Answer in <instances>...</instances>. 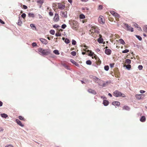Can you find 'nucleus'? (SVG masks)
I'll use <instances>...</instances> for the list:
<instances>
[{
	"mask_svg": "<svg viewBox=\"0 0 147 147\" xmlns=\"http://www.w3.org/2000/svg\"><path fill=\"white\" fill-rule=\"evenodd\" d=\"M69 23L72 29L75 30H78L79 28V24L77 21L71 20L69 21Z\"/></svg>",
	"mask_w": 147,
	"mask_h": 147,
	"instance_id": "f257e3e1",
	"label": "nucleus"
},
{
	"mask_svg": "<svg viewBox=\"0 0 147 147\" xmlns=\"http://www.w3.org/2000/svg\"><path fill=\"white\" fill-rule=\"evenodd\" d=\"M89 33L90 35L94 38H96L99 33L98 29L94 27H92Z\"/></svg>",
	"mask_w": 147,
	"mask_h": 147,
	"instance_id": "f03ea898",
	"label": "nucleus"
},
{
	"mask_svg": "<svg viewBox=\"0 0 147 147\" xmlns=\"http://www.w3.org/2000/svg\"><path fill=\"white\" fill-rule=\"evenodd\" d=\"M38 51L40 54L43 55H48L50 53V50L47 49H43L39 48L38 49Z\"/></svg>",
	"mask_w": 147,
	"mask_h": 147,
	"instance_id": "7ed1b4c3",
	"label": "nucleus"
},
{
	"mask_svg": "<svg viewBox=\"0 0 147 147\" xmlns=\"http://www.w3.org/2000/svg\"><path fill=\"white\" fill-rule=\"evenodd\" d=\"M88 52H89L88 55L91 56L92 59L95 58L96 60V61H98L97 62V64L99 65L100 64L101 62L99 58L92 51L88 50Z\"/></svg>",
	"mask_w": 147,
	"mask_h": 147,
	"instance_id": "20e7f679",
	"label": "nucleus"
},
{
	"mask_svg": "<svg viewBox=\"0 0 147 147\" xmlns=\"http://www.w3.org/2000/svg\"><path fill=\"white\" fill-rule=\"evenodd\" d=\"M113 95L116 97H120L121 96L123 97H125L124 94L122 93L117 90H116L114 92Z\"/></svg>",
	"mask_w": 147,
	"mask_h": 147,
	"instance_id": "39448f33",
	"label": "nucleus"
},
{
	"mask_svg": "<svg viewBox=\"0 0 147 147\" xmlns=\"http://www.w3.org/2000/svg\"><path fill=\"white\" fill-rule=\"evenodd\" d=\"M92 79L95 82H96L100 85H101V84L103 82L102 80L95 76H92Z\"/></svg>",
	"mask_w": 147,
	"mask_h": 147,
	"instance_id": "423d86ee",
	"label": "nucleus"
},
{
	"mask_svg": "<svg viewBox=\"0 0 147 147\" xmlns=\"http://www.w3.org/2000/svg\"><path fill=\"white\" fill-rule=\"evenodd\" d=\"M110 12L113 16H115L116 21H118L119 20V15L118 14L113 11H111Z\"/></svg>",
	"mask_w": 147,
	"mask_h": 147,
	"instance_id": "0eeeda50",
	"label": "nucleus"
},
{
	"mask_svg": "<svg viewBox=\"0 0 147 147\" xmlns=\"http://www.w3.org/2000/svg\"><path fill=\"white\" fill-rule=\"evenodd\" d=\"M124 26L125 27L127 28V30L131 31V32H133L134 31L133 28L129 26L127 24L125 23L124 24Z\"/></svg>",
	"mask_w": 147,
	"mask_h": 147,
	"instance_id": "6e6552de",
	"label": "nucleus"
},
{
	"mask_svg": "<svg viewBox=\"0 0 147 147\" xmlns=\"http://www.w3.org/2000/svg\"><path fill=\"white\" fill-rule=\"evenodd\" d=\"M99 22L101 24H103L105 22L104 17L102 16H100L98 18Z\"/></svg>",
	"mask_w": 147,
	"mask_h": 147,
	"instance_id": "1a4fd4ad",
	"label": "nucleus"
},
{
	"mask_svg": "<svg viewBox=\"0 0 147 147\" xmlns=\"http://www.w3.org/2000/svg\"><path fill=\"white\" fill-rule=\"evenodd\" d=\"M145 96L144 94H136L135 95L136 98L138 100L143 99Z\"/></svg>",
	"mask_w": 147,
	"mask_h": 147,
	"instance_id": "9d476101",
	"label": "nucleus"
},
{
	"mask_svg": "<svg viewBox=\"0 0 147 147\" xmlns=\"http://www.w3.org/2000/svg\"><path fill=\"white\" fill-rule=\"evenodd\" d=\"M65 7V5L64 3H58V7L59 9H64Z\"/></svg>",
	"mask_w": 147,
	"mask_h": 147,
	"instance_id": "9b49d317",
	"label": "nucleus"
},
{
	"mask_svg": "<svg viewBox=\"0 0 147 147\" xmlns=\"http://www.w3.org/2000/svg\"><path fill=\"white\" fill-rule=\"evenodd\" d=\"M114 74L116 77H119L120 74L118 71V68H116L115 70L114 71Z\"/></svg>",
	"mask_w": 147,
	"mask_h": 147,
	"instance_id": "f8f14e48",
	"label": "nucleus"
},
{
	"mask_svg": "<svg viewBox=\"0 0 147 147\" xmlns=\"http://www.w3.org/2000/svg\"><path fill=\"white\" fill-rule=\"evenodd\" d=\"M60 15L63 17L66 18L67 17V11H62L61 12Z\"/></svg>",
	"mask_w": 147,
	"mask_h": 147,
	"instance_id": "ddd939ff",
	"label": "nucleus"
},
{
	"mask_svg": "<svg viewBox=\"0 0 147 147\" xmlns=\"http://www.w3.org/2000/svg\"><path fill=\"white\" fill-rule=\"evenodd\" d=\"M59 20L58 15L57 13H55L54 18V20L55 22H58Z\"/></svg>",
	"mask_w": 147,
	"mask_h": 147,
	"instance_id": "4468645a",
	"label": "nucleus"
},
{
	"mask_svg": "<svg viewBox=\"0 0 147 147\" xmlns=\"http://www.w3.org/2000/svg\"><path fill=\"white\" fill-rule=\"evenodd\" d=\"M40 41H41V42L43 43L44 44L46 45L47 44L48 42L47 40L45 39H44L43 38H40Z\"/></svg>",
	"mask_w": 147,
	"mask_h": 147,
	"instance_id": "2eb2a0df",
	"label": "nucleus"
},
{
	"mask_svg": "<svg viewBox=\"0 0 147 147\" xmlns=\"http://www.w3.org/2000/svg\"><path fill=\"white\" fill-rule=\"evenodd\" d=\"M112 104L114 106H119L120 105V103L119 102L115 101H113L112 103Z\"/></svg>",
	"mask_w": 147,
	"mask_h": 147,
	"instance_id": "dca6fc26",
	"label": "nucleus"
},
{
	"mask_svg": "<svg viewBox=\"0 0 147 147\" xmlns=\"http://www.w3.org/2000/svg\"><path fill=\"white\" fill-rule=\"evenodd\" d=\"M88 92L91 93L93 94H96V92L95 90H92L91 89H90L88 90Z\"/></svg>",
	"mask_w": 147,
	"mask_h": 147,
	"instance_id": "f3484780",
	"label": "nucleus"
},
{
	"mask_svg": "<svg viewBox=\"0 0 147 147\" xmlns=\"http://www.w3.org/2000/svg\"><path fill=\"white\" fill-rule=\"evenodd\" d=\"M99 36L100 37L98 39L97 41L99 43H102L103 42V40L101 38V35L100 34H99Z\"/></svg>",
	"mask_w": 147,
	"mask_h": 147,
	"instance_id": "a211bd4d",
	"label": "nucleus"
},
{
	"mask_svg": "<svg viewBox=\"0 0 147 147\" xmlns=\"http://www.w3.org/2000/svg\"><path fill=\"white\" fill-rule=\"evenodd\" d=\"M111 53V51L109 49H106L105 50V53L108 55H110Z\"/></svg>",
	"mask_w": 147,
	"mask_h": 147,
	"instance_id": "6ab92c4d",
	"label": "nucleus"
},
{
	"mask_svg": "<svg viewBox=\"0 0 147 147\" xmlns=\"http://www.w3.org/2000/svg\"><path fill=\"white\" fill-rule=\"evenodd\" d=\"M16 122L20 126L22 127H23L24 126V125L22 124L21 122L19 119H16Z\"/></svg>",
	"mask_w": 147,
	"mask_h": 147,
	"instance_id": "aec40b11",
	"label": "nucleus"
},
{
	"mask_svg": "<svg viewBox=\"0 0 147 147\" xmlns=\"http://www.w3.org/2000/svg\"><path fill=\"white\" fill-rule=\"evenodd\" d=\"M146 118L145 116H142L140 119V121L142 122H144L146 121Z\"/></svg>",
	"mask_w": 147,
	"mask_h": 147,
	"instance_id": "412c9836",
	"label": "nucleus"
},
{
	"mask_svg": "<svg viewBox=\"0 0 147 147\" xmlns=\"http://www.w3.org/2000/svg\"><path fill=\"white\" fill-rule=\"evenodd\" d=\"M103 103L105 106H107L109 104V102L108 101L106 100H104Z\"/></svg>",
	"mask_w": 147,
	"mask_h": 147,
	"instance_id": "4be33fe9",
	"label": "nucleus"
},
{
	"mask_svg": "<svg viewBox=\"0 0 147 147\" xmlns=\"http://www.w3.org/2000/svg\"><path fill=\"white\" fill-rule=\"evenodd\" d=\"M123 110H125L127 111H128L129 110L130 108L129 107L127 106H124L123 108Z\"/></svg>",
	"mask_w": 147,
	"mask_h": 147,
	"instance_id": "5701e85b",
	"label": "nucleus"
},
{
	"mask_svg": "<svg viewBox=\"0 0 147 147\" xmlns=\"http://www.w3.org/2000/svg\"><path fill=\"white\" fill-rule=\"evenodd\" d=\"M71 61L77 66H78L79 65L77 62L73 59H71Z\"/></svg>",
	"mask_w": 147,
	"mask_h": 147,
	"instance_id": "b1692460",
	"label": "nucleus"
},
{
	"mask_svg": "<svg viewBox=\"0 0 147 147\" xmlns=\"http://www.w3.org/2000/svg\"><path fill=\"white\" fill-rule=\"evenodd\" d=\"M1 116L2 117L5 118L8 117L7 115L5 113L1 114Z\"/></svg>",
	"mask_w": 147,
	"mask_h": 147,
	"instance_id": "393cba45",
	"label": "nucleus"
},
{
	"mask_svg": "<svg viewBox=\"0 0 147 147\" xmlns=\"http://www.w3.org/2000/svg\"><path fill=\"white\" fill-rule=\"evenodd\" d=\"M61 34L59 32H58L55 34V36H61Z\"/></svg>",
	"mask_w": 147,
	"mask_h": 147,
	"instance_id": "a878e982",
	"label": "nucleus"
},
{
	"mask_svg": "<svg viewBox=\"0 0 147 147\" xmlns=\"http://www.w3.org/2000/svg\"><path fill=\"white\" fill-rule=\"evenodd\" d=\"M119 41L123 45H125V42L122 39H120L119 40Z\"/></svg>",
	"mask_w": 147,
	"mask_h": 147,
	"instance_id": "bb28decb",
	"label": "nucleus"
},
{
	"mask_svg": "<svg viewBox=\"0 0 147 147\" xmlns=\"http://www.w3.org/2000/svg\"><path fill=\"white\" fill-rule=\"evenodd\" d=\"M53 53L57 55H59V51L57 50H55L53 51Z\"/></svg>",
	"mask_w": 147,
	"mask_h": 147,
	"instance_id": "cd10ccee",
	"label": "nucleus"
},
{
	"mask_svg": "<svg viewBox=\"0 0 147 147\" xmlns=\"http://www.w3.org/2000/svg\"><path fill=\"white\" fill-rule=\"evenodd\" d=\"M80 19H83L85 18V16L83 14H81L79 16Z\"/></svg>",
	"mask_w": 147,
	"mask_h": 147,
	"instance_id": "c85d7f7f",
	"label": "nucleus"
},
{
	"mask_svg": "<svg viewBox=\"0 0 147 147\" xmlns=\"http://www.w3.org/2000/svg\"><path fill=\"white\" fill-rule=\"evenodd\" d=\"M22 24V22L19 19L18 21V24L19 26H21Z\"/></svg>",
	"mask_w": 147,
	"mask_h": 147,
	"instance_id": "c756f323",
	"label": "nucleus"
},
{
	"mask_svg": "<svg viewBox=\"0 0 147 147\" xmlns=\"http://www.w3.org/2000/svg\"><path fill=\"white\" fill-rule=\"evenodd\" d=\"M28 16L29 17H30L34 18V14L31 13H29L28 14Z\"/></svg>",
	"mask_w": 147,
	"mask_h": 147,
	"instance_id": "7c9ffc66",
	"label": "nucleus"
},
{
	"mask_svg": "<svg viewBox=\"0 0 147 147\" xmlns=\"http://www.w3.org/2000/svg\"><path fill=\"white\" fill-rule=\"evenodd\" d=\"M131 61L129 59H127L125 60V63L127 64H129L131 63Z\"/></svg>",
	"mask_w": 147,
	"mask_h": 147,
	"instance_id": "2f4dec72",
	"label": "nucleus"
},
{
	"mask_svg": "<svg viewBox=\"0 0 147 147\" xmlns=\"http://www.w3.org/2000/svg\"><path fill=\"white\" fill-rule=\"evenodd\" d=\"M86 63L88 65H91L92 64L91 61L90 60L87 61Z\"/></svg>",
	"mask_w": 147,
	"mask_h": 147,
	"instance_id": "473e14b6",
	"label": "nucleus"
},
{
	"mask_svg": "<svg viewBox=\"0 0 147 147\" xmlns=\"http://www.w3.org/2000/svg\"><path fill=\"white\" fill-rule=\"evenodd\" d=\"M21 120L25 121V119L22 116H20L18 117Z\"/></svg>",
	"mask_w": 147,
	"mask_h": 147,
	"instance_id": "72a5a7b5",
	"label": "nucleus"
},
{
	"mask_svg": "<svg viewBox=\"0 0 147 147\" xmlns=\"http://www.w3.org/2000/svg\"><path fill=\"white\" fill-rule=\"evenodd\" d=\"M43 2V0H39L37 1V3H40V4H42Z\"/></svg>",
	"mask_w": 147,
	"mask_h": 147,
	"instance_id": "f704fd0d",
	"label": "nucleus"
},
{
	"mask_svg": "<svg viewBox=\"0 0 147 147\" xmlns=\"http://www.w3.org/2000/svg\"><path fill=\"white\" fill-rule=\"evenodd\" d=\"M52 9H50L49 14L50 16H52L53 15V13L51 12Z\"/></svg>",
	"mask_w": 147,
	"mask_h": 147,
	"instance_id": "c9c22d12",
	"label": "nucleus"
},
{
	"mask_svg": "<svg viewBox=\"0 0 147 147\" xmlns=\"http://www.w3.org/2000/svg\"><path fill=\"white\" fill-rule=\"evenodd\" d=\"M125 66L126 68L128 69H129L131 68V66L129 64L126 65Z\"/></svg>",
	"mask_w": 147,
	"mask_h": 147,
	"instance_id": "e433bc0d",
	"label": "nucleus"
},
{
	"mask_svg": "<svg viewBox=\"0 0 147 147\" xmlns=\"http://www.w3.org/2000/svg\"><path fill=\"white\" fill-rule=\"evenodd\" d=\"M65 42L67 44H68L70 42V41L69 39L67 38L65 39Z\"/></svg>",
	"mask_w": 147,
	"mask_h": 147,
	"instance_id": "4c0bfd02",
	"label": "nucleus"
},
{
	"mask_svg": "<svg viewBox=\"0 0 147 147\" xmlns=\"http://www.w3.org/2000/svg\"><path fill=\"white\" fill-rule=\"evenodd\" d=\"M76 52L74 51H72L71 53V55L73 56H76Z\"/></svg>",
	"mask_w": 147,
	"mask_h": 147,
	"instance_id": "58836bf2",
	"label": "nucleus"
},
{
	"mask_svg": "<svg viewBox=\"0 0 147 147\" xmlns=\"http://www.w3.org/2000/svg\"><path fill=\"white\" fill-rule=\"evenodd\" d=\"M129 52V50L128 49H125L122 51V53H126Z\"/></svg>",
	"mask_w": 147,
	"mask_h": 147,
	"instance_id": "ea45409f",
	"label": "nucleus"
},
{
	"mask_svg": "<svg viewBox=\"0 0 147 147\" xmlns=\"http://www.w3.org/2000/svg\"><path fill=\"white\" fill-rule=\"evenodd\" d=\"M50 32L51 34H52V35H54L55 33V31L53 30H51L50 31Z\"/></svg>",
	"mask_w": 147,
	"mask_h": 147,
	"instance_id": "a19ab883",
	"label": "nucleus"
},
{
	"mask_svg": "<svg viewBox=\"0 0 147 147\" xmlns=\"http://www.w3.org/2000/svg\"><path fill=\"white\" fill-rule=\"evenodd\" d=\"M103 6L102 5H100L98 6V10H101L102 9Z\"/></svg>",
	"mask_w": 147,
	"mask_h": 147,
	"instance_id": "79ce46f5",
	"label": "nucleus"
},
{
	"mask_svg": "<svg viewBox=\"0 0 147 147\" xmlns=\"http://www.w3.org/2000/svg\"><path fill=\"white\" fill-rule=\"evenodd\" d=\"M106 71H108L109 69V67L108 65L105 66L104 67Z\"/></svg>",
	"mask_w": 147,
	"mask_h": 147,
	"instance_id": "37998d69",
	"label": "nucleus"
},
{
	"mask_svg": "<svg viewBox=\"0 0 147 147\" xmlns=\"http://www.w3.org/2000/svg\"><path fill=\"white\" fill-rule=\"evenodd\" d=\"M53 27L54 28H57L60 27L57 24H55L53 26Z\"/></svg>",
	"mask_w": 147,
	"mask_h": 147,
	"instance_id": "c03bdc74",
	"label": "nucleus"
},
{
	"mask_svg": "<svg viewBox=\"0 0 147 147\" xmlns=\"http://www.w3.org/2000/svg\"><path fill=\"white\" fill-rule=\"evenodd\" d=\"M136 36L139 40H142V38L140 36H139L136 35Z\"/></svg>",
	"mask_w": 147,
	"mask_h": 147,
	"instance_id": "a18cd8bd",
	"label": "nucleus"
},
{
	"mask_svg": "<svg viewBox=\"0 0 147 147\" xmlns=\"http://www.w3.org/2000/svg\"><path fill=\"white\" fill-rule=\"evenodd\" d=\"M21 16L22 17L24 18L26 17V14L25 13H23L22 15H21Z\"/></svg>",
	"mask_w": 147,
	"mask_h": 147,
	"instance_id": "49530a36",
	"label": "nucleus"
},
{
	"mask_svg": "<svg viewBox=\"0 0 147 147\" xmlns=\"http://www.w3.org/2000/svg\"><path fill=\"white\" fill-rule=\"evenodd\" d=\"M138 68L139 70H141L143 68V66L142 65H139L138 66Z\"/></svg>",
	"mask_w": 147,
	"mask_h": 147,
	"instance_id": "de8ad7c7",
	"label": "nucleus"
},
{
	"mask_svg": "<svg viewBox=\"0 0 147 147\" xmlns=\"http://www.w3.org/2000/svg\"><path fill=\"white\" fill-rule=\"evenodd\" d=\"M114 65H115V63H111L110 64V66L111 68H113L114 67Z\"/></svg>",
	"mask_w": 147,
	"mask_h": 147,
	"instance_id": "09e8293b",
	"label": "nucleus"
},
{
	"mask_svg": "<svg viewBox=\"0 0 147 147\" xmlns=\"http://www.w3.org/2000/svg\"><path fill=\"white\" fill-rule=\"evenodd\" d=\"M84 47H86V48L85 49L86 50L85 51H86V52H87L88 53V54L89 53V52H88V50H87V49H88V47L85 45L84 46Z\"/></svg>",
	"mask_w": 147,
	"mask_h": 147,
	"instance_id": "8fccbe9b",
	"label": "nucleus"
},
{
	"mask_svg": "<svg viewBox=\"0 0 147 147\" xmlns=\"http://www.w3.org/2000/svg\"><path fill=\"white\" fill-rule=\"evenodd\" d=\"M67 26L65 24H63L61 26V28L63 29L65 28Z\"/></svg>",
	"mask_w": 147,
	"mask_h": 147,
	"instance_id": "3c124183",
	"label": "nucleus"
},
{
	"mask_svg": "<svg viewBox=\"0 0 147 147\" xmlns=\"http://www.w3.org/2000/svg\"><path fill=\"white\" fill-rule=\"evenodd\" d=\"M109 20L111 22H113L114 20L113 18H112L111 17H109Z\"/></svg>",
	"mask_w": 147,
	"mask_h": 147,
	"instance_id": "603ef678",
	"label": "nucleus"
},
{
	"mask_svg": "<svg viewBox=\"0 0 147 147\" xmlns=\"http://www.w3.org/2000/svg\"><path fill=\"white\" fill-rule=\"evenodd\" d=\"M76 41L74 40H72V44L73 45H75L76 44Z\"/></svg>",
	"mask_w": 147,
	"mask_h": 147,
	"instance_id": "864d4df0",
	"label": "nucleus"
},
{
	"mask_svg": "<svg viewBox=\"0 0 147 147\" xmlns=\"http://www.w3.org/2000/svg\"><path fill=\"white\" fill-rule=\"evenodd\" d=\"M62 65L65 67L67 69H68V66L66 64H63Z\"/></svg>",
	"mask_w": 147,
	"mask_h": 147,
	"instance_id": "5fc2aeb1",
	"label": "nucleus"
},
{
	"mask_svg": "<svg viewBox=\"0 0 147 147\" xmlns=\"http://www.w3.org/2000/svg\"><path fill=\"white\" fill-rule=\"evenodd\" d=\"M32 45L33 47L36 46H37V44L36 42H33L32 43Z\"/></svg>",
	"mask_w": 147,
	"mask_h": 147,
	"instance_id": "6e6d98bb",
	"label": "nucleus"
},
{
	"mask_svg": "<svg viewBox=\"0 0 147 147\" xmlns=\"http://www.w3.org/2000/svg\"><path fill=\"white\" fill-rule=\"evenodd\" d=\"M0 23L2 24H5V22L2 21L1 19H0Z\"/></svg>",
	"mask_w": 147,
	"mask_h": 147,
	"instance_id": "4d7b16f0",
	"label": "nucleus"
},
{
	"mask_svg": "<svg viewBox=\"0 0 147 147\" xmlns=\"http://www.w3.org/2000/svg\"><path fill=\"white\" fill-rule=\"evenodd\" d=\"M87 19H85L83 20H82V22L83 23H85L87 22Z\"/></svg>",
	"mask_w": 147,
	"mask_h": 147,
	"instance_id": "13d9d810",
	"label": "nucleus"
},
{
	"mask_svg": "<svg viewBox=\"0 0 147 147\" xmlns=\"http://www.w3.org/2000/svg\"><path fill=\"white\" fill-rule=\"evenodd\" d=\"M30 26L31 27L35 28L34 25V24H31Z\"/></svg>",
	"mask_w": 147,
	"mask_h": 147,
	"instance_id": "bf43d9fd",
	"label": "nucleus"
},
{
	"mask_svg": "<svg viewBox=\"0 0 147 147\" xmlns=\"http://www.w3.org/2000/svg\"><path fill=\"white\" fill-rule=\"evenodd\" d=\"M23 8L24 9H26L27 8V7L26 6L24 5L23 6Z\"/></svg>",
	"mask_w": 147,
	"mask_h": 147,
	"instance_id": "052dcab7",
	"label": "nucleus"
},
{
	"mask_svg": "<svg viewBox=\"0 0 147 147\" xmlns=\"http://www.w3.org/2000/svg\"><path fill=\"white\" fill-rule=\"evenodd\" d=\"M5 147H14L12 145H9L6 146Z\"/></svg>",
	"mask_w": 147,
	"mask_h": 147,
	"instance_id": "680f3d73",
	"label": "nucleus"
},
{
	"mask_svg": "<svg viewBox=\"0 0 147 147\" xmlns=\"http://www.w3.org/2000/svg\"><path fill=\"white\" fill-rule=\"evenodd\" d=\"M140 92L141 93L143 94L145 93V91L141 90L140 91Z\"/></svg>",
	"mask_w": 147,
	"mask_h": 147,
	"instance_id": "e2e57ef3",
	"label": "nucleus"
},
{
	"mask_svg": "<svg viewBox=\"0 0 147 147\" xmlns=\"http://www.w3.org/2000/svg\"><path fill=\"white\" fill-rule=\"evenodd\" d=\"M134 26L136 27L137 28L138 26V25L136 23H135L134 24Z\"/></svg>",
	"mask_w": 147,
	"mask_h": 147,
	"instance_id": "0e129e2a",
	"label": "nucleus"
},
{
	"mask_svg": "<svg viewBox=\"0 0 147 147\" xmlns=\"http://www.w3.org/2000/svg\"><path fill=\"white\" fill-rule=\"evenodd\" d=\"M138 28V30H141V28L140 27H138H138H137Z\"/></svg>",
	"mask_w": 147,
	"mask_h": 147,
	"instance_id": "69168bd1",
	"label": "nucleus"
},
{
	"mask_svg": "<svg viewBox=\"0 0 147 147\" xmlns=\"http://www.w3.org/2000/svg\"><path fill=\"white\" fill-rule=\"evenodd\" d=\"M3 104V102L1 101H0V107L2 106Z\"/></svg>",
	"mask_w": 147,
	"mask_h": 147,
	"instance_id": "338daca9",
	"label": "nucleus"
},
{
	"mask_svg": "<svg viewBox=\"0 0 147 147\" xmlns=\"http://www.w3.org/2000/svg\"><path fill=\"white\" fill-rule=\"evenodd\" d=\"M39 16V17L40 18H42V16H41V15H40V14H39L38 15Z\"/></svg>",
	"mask_w": 147,
	"mask_h": 147,
	"instance_id": "774afa93",
	"label": "nucleus"
}]
</instances>
